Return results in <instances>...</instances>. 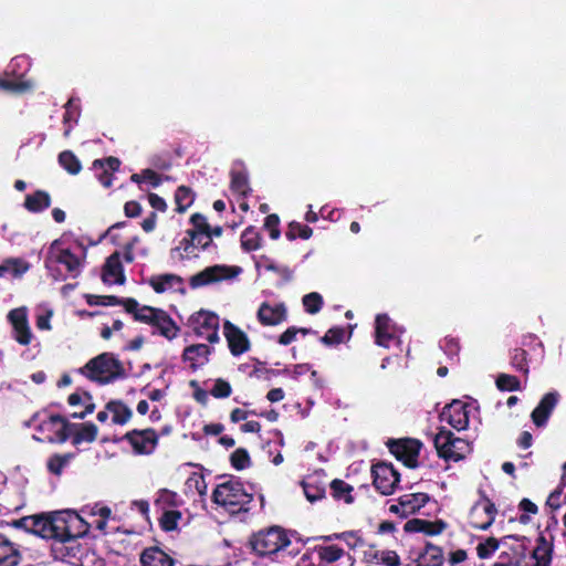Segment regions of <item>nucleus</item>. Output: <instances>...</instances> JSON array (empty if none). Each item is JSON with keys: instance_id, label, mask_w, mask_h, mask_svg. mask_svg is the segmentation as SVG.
Returning a JSON list of instances; mask_svg holds the SVG:
<instances>
[{"instance_id": "obj_31", "label": "nucleus", "mask_w": 566, "mask_h": 566, "mask_svg": "<svg viewBox=\"0 0 566 566\" xmlns=\"http://www.w3.org/2000/svg\"><path fill=\"white\" fill-rule=\"evenodd\" d=\"M417 562L418 566H442L444 562L443 551L440 546L427 542Z\"/></svg>"}, {"instance_id": "obj_21", "label": "nucleus", "mask_w": 566, "mask_h": 566, "mask_svg": "<svg viewBox=\"0 0 566 566\" xmlns=\"http://www.w3.org/2000/svg\"><path fill=\"white\" fill-rule=\"evenodd\" d=\"M213 349L206 344H192L185 347L181 357L185 363H189L190 369L196 371L209 361Z\"/></svg>"}, {"instance_id": "obj_49", "label": "nucleus", "mask_w": 566, "mask_h": 566, "mask_svg": "<svg viewBox=\"0 0 566 566\" xmlns=\"http://www.w3.org/2000/svg\"><path fill=\"white\" fill-rule=\"evenodd\" d=\"M495 384L501 391H516L521 389L520 379L516 376L509 374H500Z\"/></svg>"}, {"instance_id": "obj_61", "label": "nucleus", "mask_w": 566, "mask_h": 566, "mask_svg": "<svg viewBox=\"0 0 566 566\" xmlns=\"http://www.w3.org/2000/svg\"><path fill=\"white\" fill-rule=\"evenodd\" d=\"M85 403L83 406V410L77 409L71 413V417L74 419H84L86 416L91 415L95 410V403L93 402V397L90 392L84 391Z\"/></svg>"}, {"instance_id": "obj_42", "label": "nucleus", "mask_w": 566, "mask_h": 566, "mask_svg": "<svg viewBox=\"0 0 566 566\" xmlns=\"http://www.w3.org/2000/svg\"><path fill=\"white\" fill-rule=\"evenodd\" d=\"M59 164L70 175H77L82 170V164L71 150H63L59 154Z\"/></svg>"}, {"instance_id": "obj_43", "label": "nucleus", "mask_w": 566, "mask_h": 566, "mask_svg": "<svg viewBox=\"0 0 566 566\" xmlns=\"http://www.w3.org/2000/svg\"><path fill=\"white\" fill-rule=\"evenodd\" d=\"M181 517L182 514L178 510H165L158 520L159 526L164 532H172L177 530Z\"/></svg>"}, {"instance_id": "obj_23", "label": "nucleus", "mask_w": 566, "mask_h": 566, "mask_svg": "<svg viewBox=\"0 0 566 566\" xmlns=\"http://www.w3.org/2000/svg\"><path fill=\"white\" fill-rule=\"evenodd\" d=\"M125 280L126 277L120 261V253L115 251L105 261L102 272V281L106 284L116 283L122 285L125 283Z\"/></svg>"}, {"instance_id": "obj_25", "label": "nucleus", "mask_w": 566, "mask_h": 566, "mask_svg": "<svg viewBox=\"0 0 566 566\" xmlns=\"http://www.w3.org/2000/svg\"><path fill=\"white\" fill-rule=\"evenodd\" d=\"M21 560L20 545L0 532V566H19Z\"/></svg>"}, {"instance_id": "obj_33", "label": "nucleus", "mask_w": 566, "mask_h": 566, "mask_svg": "<svg viewBox=\"0 0 566 566\" xmlns=\"http://www.w3.org/2000/svg\"><path fill=\"white\" fill-rule=\"evenodd\" d=\"M182 504V500L179 495L168 489H160L157 492V497L154 501V505L161 511L174 510Z\"/></svg>"}, {"instance_id": "obj_16", "label": "nucleus", "mask_w": 566, "mask_h": 566, "mask_svg": "<svg viewBox=\"0 0 566 566\" xmlns=\"http://www.w3.org/2000/svg\"><path fill=\"white\" fill-rule=\"evenodd\" d=\"M468 408V403L455 399L443 407L440 413V420L448 422L458 431L464 430L469 426Z\"/></svg>"}, {"instance_id": "obj_62", "label": "nucleus", "mask_w": 566, "mask_h": 566, "mask_svg": "<svg viewBox=\"0 0 566 566\" xmlns=\"http://www.w3.org/2000/svg\"><path fill=\"white\" fill-rule=\"evenodd\" d=\"M381 564L386 566H400V557L395 551H382L379 557Z\"/></svg>"}, {"instance_id": "obj_10", "label": "nucleus", "mask_w": 566, "mask_h": 566, "mask_svg": "<svg viewBox=\"0 0 566 566\" xmlns=\"http://www.w3.org/2000/svg\"><path fill=\"white\" fill-rule=\"evenodd\" d=\"M241 268L226 264H216L203 269L189 279L191 289H199L223 280H231L241 273Z\"/></svg>"}, {"instance_id": "obj_39", "label": "nucleus", "mask_w": 566, "mask_h": 566, "mask_svg": "<svg viewBox=\"0 0 566 566\" xmlns=\"http://www.w3.org/2000/svg\"><path fill=\"white\" fill-rule=\"evenodd\" d=\"M241 248L247 251H255L261 248L262 237L255 227L249 226L241 233Z\"/></svg>"}, {"instance_id": "obj_35", "label": "nucleus", "mask_w": 566, "mask_h": 566, "mask_svg": "<svg viewBox=\"0 0 566 566\" xmlns=\"http://www.w3.org/2000/svg\"><path fill=\"white\" fill-rule=\"evenodd\" d=\"M182 282L184 280L181 276L172 273L151 276L149 280L150 286L158 294H161L166 292L168 289H171L174 284H182Z\"/></svg>"}, {"instance_id": "obj_40", "label": "nucleus", "mask_w": 566, "mask_h": 566, "mask_svg": "<svg viewBox=\"0 0 566 566\" xmlns=\"http://www.w3.org/2000/svg\"><path fill=\"white\" fill-rule=\"evenodd\" d=\"M74 458H75V453H72V452L64 453V454L54 453L48 459L46 469L50 473H52L56 476H60L63 472V469Z\"/></svg>"}, {"instance_id": "obj_44", "label": "nucleus", "mask_w": 566, "mask_h": 566, "mask_svg": "<svg viewBox=\"0 0 566 566\" xmlns=\"http://www.w3.org/2000/svg\"><path fill=\"white\" fill-rule=\"evenodd\" d=\"M527 356V352L521 347L514 348L511 354L512 367L525 376L530 373Z\"/></svg>"}, {"instance_id": "obj_53", "label": "nucleus", "mask_w": 566, "mask_h": 566, "mask_svg": "<svg viewBox=\"0 0 566 566\" xmlns=\"http://www.w3.org/2000/svg\"><path fill=\"white\" fill-rule=\"evenodd\" d=\"M500 543L495 537H489L483 543H479L476 546V554L479 558L486 559L493 555L499 548Z\"/></svg>"}, {"instance_id": "obj_12", "label": "nucleus", "mask_w": 566, "mask_h": 566, "mask_svg": "<svg viewBox=\"0 0 566 566\" xmlns=\"http://www.w3.org/2000/svg\"><path fill=\"white\" fill-rule=\"evenodd\" d=\"M496 514L497 509L494 502L480 491V500L470 510V525L475 530L485 531L494 523Z\"/></svg>"}, {"instance_id": "obj_48", "label": "nucleus", "mask_w": 566, "mask_h": 566, "mask_svg": "<svg viewBox=\"0 0 566 566\" xmlns=\"http://www.w3.org/2000/svg\"><path fill=\"white\" fill-rule=\"evenodd\" d=\"M231 465L238 470H244L251 465V458L247 449L238 448L230 455Z\"/></svg>"}, {"instance_id": "obj_19", "label": "nucleus", "mask_w": 566, "mask_h": 566, "mask_svg": "<svg viewBox=\"0 0 566 566\" xmlns=\"http://www.w3.org/2000/svg\"><path fill=\"white\" fill-rule=\"evenodd\" d=\"M256 317L263 326H276L286 321L287 308L284 303L271 305L263 302L258 310Z\"/></svg>"}, {"instance_id": "obj_17", "label": "nucleus", "mask_w": 566, "mask_h": 566, "mask_svg": "<svg viewBox=\"0 0 566 566\" xmlns=\"http://www.w3.org/2000/svg\"><path fill=\"white\" fill-rule=\"evenodd\" d=\"M8 321L12 325L14 340L28 346L32 340V333L28 321V311L25 307H17L9 312Z\"/></svg>"}, {"instance_id": "obj_34", "label": "nucleus", "mask_w": 566, "mask_h": 566, "mask_svg": "<svg viewBox=\"0 0 566 566\" xmlns=\"http://www.w3.org/2000/svg\"><path fill=\"white\" fill-rule=\"evenodd\" d=\"M331 494L334 500L340 501L343 500L346 504L354 503L355 499L353 496L354 488L340 479H334L329 483Z\"/></svg>"}, {"instance_id": "obj_50", "label": "nucleus", "mask_w": 566, "mask_h": 566, "mask_svg": "<svg viewBox=\"0 0 566 566\" xmlns=\"http://www.w3.org/2000/svg\"><path fill=\"white\" fill-rule=\"evenodd\" d=\"M345 328L342 326L331 327L324 336L321 337V342L326 346L338 345L344 342Z\"/></svg>"}, {"instance_id": "obj_1", "label": "nucleus", "mask_w": 566, "mask_h": 566, "mask_svg": "<svg viewBox=\"0 0 566 566\" xmlns=\"http://www.w3.org/2000/svg\"><path fill=\"white\" fill-rule=\"evenodd\" d=\"M56 527V545H61V547L54 549H59L63 557H78L82 548L77 541L87 535L91 527L90 523L84 521L76 512L67 510L57 512Z\"/></svg>"}, {"instance_id": "obj_56", "label": "nucleus", "mask_w": 566, "mask_h": 566, "mask_svg": "<svg viewBox=\"0 0 566 566\" xmlns=\"http://www.w3.org/2000/svg\"><path fill=\"white\" fill-rule=\"evenodd\" d=\"M157 311H158L157 307H153L149 305H142V306H139L138 311L135 313L133 318L136 322L151 325Z\"/></svg>"}, {"instance_id": "obj_58", "label": "nucleus", "mask_w": 566, "mask_h": 566, "mask_svg": "<svg viewBox=\"0 0 566 566\" xmlns=\"http://www.w3.org/2000/svg\"><path fill=\"white\" fill-rule=\"evenodd\" d=\"M264 229L269 231L272 240H277L281 235L279 216L275 213L266 216L264 219Z\"/></svg>"}, {"instance_id": "obj_54", "label": "nucleus", "mask_w": 566, "mask_h": 566, "mask_svg": "<svg viewBox=\"0 0 566 566\" xmlns=\"http://www.w3.org/2000/svg\"><path fill=\"white\" fill-rule=\"evenodd\" d=\"M211 396L217 399H224L231 396L232 387L229 381L218 378L214 380L213 387L210 390Z\"/></svg>"}, {"instance_id": "obj_20", "label": "nucleus", "mask_w": 566, "mask_h": 566, "mask_svg": "<svg viewBox=\"0 0 566 566\" xmlns=\"http://www.w3.org/2000/svg\"><path fill=\"white\" fill-rule=\"evenodd\" d=\"M559 398L560 396L557 391H549L542 397L538 405L531 413L532 421L536 427L541 428L547 423Z\"/></svg>"}, {"instance_id": "obj_18", "label": "nucleus", "mask_w": 566, "mask_h": 566, "mask_svg": "<svg viewBox=\"0 0 566 566\" xmlns=\"http://www.w3.org/2000/svg\"><path fill=\"white\" fill-rule=\"evenodd\" d=\"M223 334L232 356H240L251 348L248 335L230 321L223 323Z\"/></svg>"}, {"instance_id": "obj_36", "label": "nucleus", "mask_w": 566, "mask_h": 566, "mask_svg": "<svg viewBox=\"0 0 566 566\" xmlns=\"http://www.w3.org/2000/svg\"><path fill=\"white\" fill-rule=\"evenodd\" d=\"M230 189L233 193L240 197H248L251 192V188L249 186L248 175L244 171L232 170L230 172Z\"/></svg>"}, {"instance_id": "obj_52", "label": "nucleus", "mask_w": 566, "mask_h": 566, "mask_svg": "<svg viewBox=\"0 0 566 566\" xmlns=\"http://www.w3.org/2000/svg\"><path fill=\"white\" fill-rule=\"evenodd\" d=\"M85 300L90 306H97V305L117 306V305H119V297L116 295L86 294Z\"/></svg>"}, {"instance_id": "obj_32", "label": "nucleus", "mask_w": 566, "mask_h": 566, "mask_svg": "<svg viewBox=\"0 0 566 566\" xmlns=\"http://www.w3.org/2000/svg\"><path fill=\"white\" fill-rule=\"evenodd\" d=\"M106 409L112 413V422L114 424L124 426L133 417L132 409L123 400H109Z\"/></svg>"}, {"instance_id": "obj_57", "label": "nucleus", "mask_w": 566, "mask_h": 566, "mask_svg": "<svg viewBox=\"0 0 566 566\" xmlns=\"http://www.w3.org/2000/svg\"><path fill=\"white\" fill-rule=\"evenodd\" d=\"M186 234L189 237V241L195 242L196 248H200L201 250H207L213 244V240L210 238L208 232L198 233L193 231H186Z\"/></svg>"}, {"instance_id": "obj_22", "label": "nucleus", "mask_w": 566, "mask_h": 566, "mask_svg": "<svg viewBox=\"0 0 566 566\" xmlns=\"http://www.w3.org/2000/svg\"><path fill=\"white\" fill-rule=\"evenodd\" d=\"M447 527L448 524L443 520L411 518L405 523L403 531L406 533H423L428 536H436L444 532Z\"/></svg>"}, {"instance_id": "obj_7", "label": "nucleus", "mask_w": 566, "mask_h": 566, "mask_svg": "<svg viewBox=\"0 0 566 566\" xmlns=\"http://www.w3.org/2000/svg\"><path fill=\"white\" fill-rule=\"evenodd\" d=\"M438 457L446 461L458 462L463 460L465 453L469 452V442L464 439L455 437L454 433L446 428H440L433 439Z\"/></svg>"}, {"instance_id": "obj_29", "label": "nucleus", "mask_w": 566, "mask_h": 566, "mask_svg": "<svg viewBox=\"0 0 566 566\" xmlns=\"http://www.w3.org/2000/svg\"><path fill=\"white\" fill-rule=\"evenodd\" d=\"M302 488L306 499L311 503L325 497L326 483L319 475H310L306 480L302 481Z\"/></svg>"}, {"instance_id": "obj_37", "label": "nucleus", "mask_w": 566, "mask_h": 566, "mask_svg": "<svg viewBox=\"0 0 566 566\" xmlns=\"http://www.w3.org/2000/svg\"><path fill=\"white\" fill-rule=\"evenodd\" d=\"M29 269V264L20 259L9 258L0 264V279L11 274L19 277L24 274Z\"/></svg>"}, {"instance_id": "obj_64", "label": "nucleus", "mask_w": 566, "mask_h": 566, "mask_svg": "<svg viewBox=\"0 0 566 566\" xmlns=\"http://www.w3.org/2000/svg\"><path fill=\"white\" fill-rule=\"evenodd\" d=\"M142 206L138 201L130 200L124 205V213L127 218H137L142 214Z\"/></svg>"}, {"instance_id": "obj_4", "label": "nucleus", "mask_w": 566, "mask_h": 566, "mask_svg": "<svg viewBox=\"0 0 566 566\" xmlns=\"http://www.w3.org/2000/svg\"><path fill=\"white\" fill-rule=\"evenodd\" d=\"M212 502L228 510L232 514L248 512L253 495L244 489L239 479L230 478L218 484L211 495Z\"/></svg>"}, {"instance_id": "obj_8", "label": "nucleus", "mask_w": 566, "mask_h": 566, "mask_svg": "<svg viewBox=\"0 0 566 566\" xmlns=\"http://www.w3.org/2000/svg\"><path fill=\"white\" fill-rule=\"evenodd\" d=\"M422 446V442L415 438L389 439L386 442L389 452L409 469L418 468Z\"/></svg>"}, {"instance_id": "obj_38", "label": "nucleus", "mask_w": 566, "mask_h": 566, "mask_svg": "<svg viewBox=\"0 0 566 566\" xmlns=\"http://www.w3.org/2000/svg\"><path fill=\"white\" fill-rule=\"evenodd\" d=\"M314 552L317 554L319 558V565L322 564H332L344 556V549L337 545H328L321 546L317 545L314 547Z\"/></svg>"}, {"instance_id": "obj_9", "label": "nucleus", "mask_w": 566, "mask_h": 566, "mask_svg": "<svg viewBox=\"0 0 566 566\" xmlns=\"http://www.w3.org/2000/svg\"><path fill=\"white\" fill-rule=\"evenodd\" d=\"M219 316L210 311L200 310L193 313L189 318V324L198 337L206 338L210 344L218 343L219 337Z\"/></svg>"}, {"instance_id": "obj_45", "label": "nucleus", "mask_w": 566, "mask_h": 566, "mask_svg": "<svg viewBox=\"0 0 566 566\" xmlns=\"http://www.w3.org/2000/svg\"><path fill=\"white\" fill-rule=\"evenodd\" d=\"M261 265L264 266L266 271L279 273L285 281H290L292 279V271L287 266H277L274 261L266 255H261L260 260L256 261V269Z\"/></svg>"}, {"instance_id": "obj_60", "label": "nucleus", "mask_w": 566, "mask_h": 566, "mask_svg": "<svg viewBox=\"0 0 566 566\" xmlns=\"http://www.w3.org/2000/svg\"><path fill=\"white\" fill-rule=\"evenodd\" d=\"M190 223L192 224V228L188 229L187 231L202 233L210 230V224L207 222V218L202 213H193L190 217Z\"/></svg>"}, {"instance_id": "obj_26", "label": "nucleus", "mask_w": 566, "mask_h": 566, "mask_svg": "<svg viewBox=\"0 0 566 566\" xmlns=\"http://www.w3.org/2000/svg\"><path fill=\"white\" fill-rule=\"evenodd\" d=\"M140 566H175L176 560L159 546H149L139 555Z\"/></svg>"}, {"instance_id": "obj_11", "label": "nucleus", "mask_w": 566, "mask_h": 566, "mask_svg": "<svg viewBox=\"0 0 566 566\" xmlns=\"http://www.w3.org/2000/svg\"><path fill=\"white\" fill-rule=\"evenodd\" d=\"M373 484L381 495H391L399 485L400 474L392 463L378 462L371 465Z\"/></svg>"}, {"instance_id": "obj_51", "label": "nucleus", "mask_w": 566, "mask_h": 566, "mask_svg": "<svg viewBox=\"0 0 566 566\" xmlns=\"http://www.w3.org/2000/svg\"><path fill=\"white\" fill-rule=\"evenodd\" d=\"M189 490H195L200 496L207 495V483L202 473L192 472L186 481Z\"/></svg>"}, {"instance_id": "obj_14", "label": "nucleus", "mask_w": 566, "mask_h": 566, "mask_svg": "<svg viewBox=\"0 0 566 566\" xmlns=\"http://www.w3.org/2000/svg\"><path fill=\"white\" fill-rule=\"evenodd\" d=\"M57 512L29 516L28 532L56 542Z\"/></svg>"}, {"instance_id": "obj_2", "label": "nucleus", "mask_w": 566, "mask_h": 566, "mask_svg": "<svg viewBox=\"0 0 566 566\" xmlns=\"http://www.w3.org/2000/svg\"><path fill=\"white\" fill-rule=\"evenodd\" d=\"M77 371L88 380L101 386L126 377L123 363L114 353L109 352H104L91 358L84 366L78 368Z\"/></svg>"}, {"instance_id": "obj_41", "label": "nucleus", "mask_w": 566, "mask_h": 566, "mask_svg": "<svg viewBox=\"0 0 566 566\" xmlns=\"http://www.w3.org/2000/svg\"><path fill=\"white\" fill-rule=\"evenodd\" d=\"M195 200V192L190 187L179 186L175 191L176 211L184 213Z\"/></svg>"}, {"instance_id": "obj_6", "label": "nucleus", "mask_w": 566, "mask_h": 566, "mask_svg": "<svg viewBox=\"0 0 566 566\" xmlns=\"http://www.w3.org/2000/svg\"><path fill=\"white\" fill-rule=\"evenodd\" d=\"M74 242L82 250L81 256L73 253L70 248H62L63 238L55 239L49 247L45 266L49 268L50 263L62 264L72 277H77L86 258V249L78 239Z\"/></svg>"}, {"instance_id": "obj_59", "label": "nucleus", "mask_w": 566, "mask_h": 566, "mask_svg": "<svg viewBox=\"0 0 566 566\" xmlns=\"http://www.w3.org/2000/svg\"><path fill=\"white\" fill-rule=\"evenodd\" d=\"M29 87H30V85L27 82L0 78V88L8 91V92L23 93Z\"/></svg>"}, {"instance_id": "obj_3", "label": "nucleus", "mask_w": 566, "mask_h": 566, "mask_svg": "<svg viewBox=\"0 0 566 566\" xmlns=\"http://www.w3.org/2000/svg\"><path fill=\"white\" fill-rule=\"evenodd\" d=\"M61 424L55 436L50 439V443H64L71 438L73 446L77 447L83 442L92 443L97 439L98 428L95 423L87 421L82 423H72L61 415H51L50 421L44 428H51L54 424Z\"/></svg>"}, {"instance_id": "obj_28", "label": "nucleus", "mask_w": 566, "mask_h": 566, "mask_svg": "<svg viewBox=\"0 0 566 566\" xmlns=\"http://www.w3.org/2000/svg\"><path fill=\"white\" fill-rule=\"evenodd\" d=\"M396 339L391 327V321L387 314H378L375 319V343L378 346L389 348Z\"/></svg>"}, {"instance_id": "obj_15", "label": "nucleus", "mask_w": 566, "mask_h": 566, "mask_svg": "<svg viewBox=\"0 0 566 566\" xmlns=\"http://www.w3.org/2000/svg\"><path fill=\"white\" fill-rule=\"evenodd\" d=\"M429 500L430 496L423 492L403 494L397 499V504L389 506V512L401 518H407L423 507Z\"/></svg>"}, {"instance_id": "obj_24", "label": "nucleus", "mask_w": 566, "mask_h": 566, "mask_svg": "<svg viewBox=\"0 0 566 566\" xmlns=\"http://www.w3.org/2000/svg\"><path fill=\"white\" fill-rule=\"evenodd\" d=\"M119 167L120 160L113 156L105 159H95L92 164L96 178L105 188H109L112 186L113 172L117 171Z\"/></svg>"}, {"instance_id": "obj_30", "label": "nucleus", "mask_w": 566, "mask_h": 566, "mask_svg": "<svg viewBox=\"0 0 566 566\" xmlns=\"http://www.w3.org/2000/svg\"><path fill=\"white\" fill-rule=\"evenodd\" d=\"M23 206L29 212L40 213L51 206V196L45 190H35L25 196Z\"/></svg>"}, {"instance_id": "obj_63", "label": "nucleus", "mask_w": 566, "mask_h": 566, "mask_svg": "<svg viewBox=\"0 0 566 566\" xmlns=\"http://www.w3.org/2000/svg\"><path fill=\"white\" fill-rule=\"evenodd\" d=\"M140 177L144 178V182H149L154 188L159 187L163 181L161 176L150 168L143 169Z\"/></svg>"}, {"instance_id": "obj_55", "label": "nucleus", "mask_w": 566, "mask_h": 566, "mask_svg": "<svg viewBox=\"0 0 566 566\" xmlns=\"http://www.w3.org/2000/svg\"><path fill=\"white\" fill-rule=\"evenodd\" d=\"M343 542L350 548L356 549L366 545L360 531L343 532Z\"/></svg>"}, {"instance_id": "obj_46", "label": "nucleus", "mask_w": 566, "mask_h": 566, "mask_svg": "<svg viewBox=\"0 0 566 566\" xmlns=\"http://www.w3.org/2000/svg\"><path fill=\"white\" fill-rule=\"evenodd\" d=\"M302 303L306 313L314 315L317 314L323 305L324 300L323 296L317 292H311L305 294L302 298Z\"/></svg>"}, {"instance_id": "obj_13", "label": "nucleus", "mask_w": 566, "mask_h": 566, "mask_svg": "<svg viewBox=\"0 0 566 566\" xmlns=\"http://www.w3.org/2000/svg\"><path fill=\"white\" fill-rule=\"evenodd\" d=\"M122 440L127 441L136 454H151L158 446L159 436L153 428L133 429L127 431Z\"/></svg>"}, {"instance_id": "obj_5", "label": "nucleus", "mask_w": 566, "mask_h": 566, "mask_svg": "<svg viewBox=\"0 0 566 566\" xmlns=\"http://www.w3.org/2000/svg\"><path fill=\"white\" fill-rule=\"evenodd\" d=\"M291 544L287 532L279 526L264 527L250 535L248 547L259 557H266L277 554Z\"/></svg>"}, {"instance_id": "obj_47", "label": "nucleus", "mask_w": 566, "mask_h": 566, "mask_svg": "<svg viewBox=\"0 0 566 566\" xmlns=\"http://www.w3.org/2000/svg\"><path fill=\"white\" fill-rule=\"evenodd\" d=\"M313 229L308 226L301 224L296 221H293L289 224V229L285 232V237L287 240L293 241L296 238H301L303 240H307L312 237Z\"/></svg>"}, {"instance_id": "obj_27", "label": "nucleus", "mask_w": 566, "mask_h": 566, "mask_svg": "<svg viewBox=\"0 0 566 566\" xmlns=\"http://www.w3.org/2000/svg\"><path fill=\"white\" fill-rule=\"evenodd\" d=\"M150 326L156 327L158 333L169 340L176 338L180 332L171 316L161 308H158Z\"/></svg>"}]
</instances>
